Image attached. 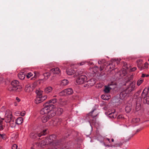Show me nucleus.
Returning <instances> with one entry per match:
<instances>
[{
    "mask_svg": "<svg viewBox=\"0 0 149 149\" xmlns=\"http://www.w3.org/2000/svg\"><path fill=\"white\" fill-rule=\"evenodd\" d=\"M45 141V143H44V145L50 144L54 147V149L57 148L61 142L60 141L56 139V136L54 134L46 137Z\"/></svg>",
    "mask_w": 149,
    "mask_h": 149,
    "instance_id": "1",
    "label": "nucleus"
},
{
    "mask_svg": "<svg viewBox=\"0 0 149 149\" xmlns=\"http://www.w3.org/2000/svg\"><path fill=\"white\" fill-rule=\"evenodd\" d=\"M22 88V87L19 85V82L18 81L15 80L11 81L8 90L10 91L17 92L19 91Z\"/></svg>",
    "mask_w": 149,
    "mask_h": 149,
    "instance_id": "2",
    "label": "nucleus"
},
{
    "mask_svg": "<svg viewBox=\"0 0 149 149\" xmlns=\"http://www.w3.org/2000/svg\"><path fill=\"white\" fill-rule=\"evenodd\" d=\"M57 100L55 98H53L45 103L44 105V107L42 109V111L44 112L47 111V108H53L54 107V104L57 102Z\"/></svg>",
    "mask_w": 149,
    "mask_h": 149,
    "instance_id": "3",
    "label": "nucleus"
},
{
    "mask_svg": "<svg viewBox=\"0 0 149 149\" xmlns=\"http://www.w3.org/2000/svg\"><path fill=\"white\" fill-rule=\"evenodd\" d=\"M48 110H47V112H45L42 111V109L40 111V113L41 114L43 115L44 114H47V116L50 119L52 118L56 114L55 111L53 110H52V109L53 108H47Z\"/></svg>",
    "mask_w": 149,
    "mask_h": 149,
    "instance_id": "4",
    "label": "nucleus"
},
{
    "mask_svg": "<svg viewBox=\"0 0 149 149\" xmlns=\"http://www.w3.org/2000/svg\"><path fill=\"white\" fill-rule=\"evenodd\" d=\"M5 122L6 123L10 121L14 118L13 116L11 111L9 109L5 112Z\"/></svg>",
    "mask_w": 149,
    "mask_h": 149,
    "instance_id": "5",
    "label": "nucleus"
},
{
    "mask_svg": "<svg viewBox=\"0 0 149 149\" xmlns=\"http://www.w3.org/2000/svg\"><path fill=\"white\" fill-rule=\"evenodd\" d=\"M116 86V84L113 82L109 84L107 86H104V90L105 93H108L111 90L114 88Z\"/></svg>",
    "mask_w": 149,
    "mask_h": 149,
    "instance_id": "6",
    "label": "nucleus"
},
{
    "mask_svg": "<svg viewBox=\"0 0 149 149\" xmlns=\"http://www.w3.org/2000/svg\"><path fill=\"white\" fill-rule=\"evenodd\" d=\"M87 78L84 75H81L79 76L76 79V82L78 84H82L86 82Z\"/></svg>",
    "mask_w": 149,
    "mask_h": 149,
    "instance_id": "7",
    "label": "nucleus"
},
{
    "mask_svg": "<svg viewBox=\"0 0 149 149\" xmlns=\"http://www.w3.org/2000/svg\"><path fill=\"white\" fill-rule=\"evenodd\" d=\"M135 83H131L128 86H127L125 90L129 94L131 92L133 91L135 89Z\"/></svg>",
    "mask_w": 149,
    "mask_h": 149,
    "instance_id": "8",
    "label": "nucleus"
},
{
    "mask_svg": "<svg viewBox=\"0 0 149 149\" xmlns=\"http://www.w3.org/2000/svg\"><path fill=\"white\" fill-rule=\"evenodd\" d=\"M95 83V80L94 78L91 79L86 82V84L84 85V86L87 87L92 86H93Z\"/></svg>",
    "mask_w": 149,
    "mask_h": 149,
    "instance_id": "9",
    "label": "nucleus"
},
{
    "mask_svg": "<svg viewBox=\"0 0 149 149\" xmlns=\"http://www.w3.org/2000/svg\"><path fill=\"white\" fill-rule=\"evenodd\" d=\"M47 133V130H44L42 132L36 134H34L33 133L31 134V137L33 139H35L36 137L37 136H38V137H40L42 136L45 135Z\"/></svg>",
    "mask_w": 149,
    "mask_h": 149,
    "instance_id": "10",
    "label": "nucleus"
},
{
    "mask_svg": "<svg viewBox=\"0 0 149 149\" xmlns=\"http://www.w3.org/2000/svg\"><path fill=\"white\" fill-rule=\"evenodd\" d=\"M35 87L34 85L31 86L30 84H27L25 86V91L27 92L30 93L33 91Z\"/></svg>",
    "mask_w": 149,
    "mask_h": 149,
    "instance_id": "11",
    "label": "nucleus"
},
{
    "mask_svg": "<svg viewBox=\"0 0 149 149\" xmlns=\"http://www.w3.org/2000/svg\"><path fill=\"white\" fill-rule=\"evenodd\" d=\"M66 72L68 75H72V74L74 73H75L76 75H79V74H81L82 72H79V70H77L76 71L72 69H70L68 70H67Z\"/></svg>",
    "mask_w": 149,
    "mask_h": 149,
    "instance_id": "12",
    "label": "nucleus"
},
{
    "mask_svg": "<svg viewBox=\"0 0 149 149\" xmlns=\"http://www.w3.org/2000/svg\"><path fill=\"white\" fill-rule=\"evenodd\" d=\"M129 94L125 90L121 92L119 95L120 98L121 100L125 99Z\"/></svg>",
    "mask_w": 149,
    "mask_h": 149,
    "instance_id": "13",
    "label": "nucleus"
},
{
    "mask_svg": "<svg viewBox=\"0 0 149 149\" xmlns=\"http://www.w3.org/2000/svg\"><path fill=\"white\" fill-rule=\"evenodd\" d=\"M94 110H93L91 113H89V116H90L89 118H92V119H91V118L90 119V122H91L93 123H96V120L95 118L97 115V114L96 115H92L93 113L94 112Z\"/></svg>",
    "mask_w": 149,
    "mask_h": 149,
    "instance_id": "14",
    "label": "nucleus"
},
{
    "mask_svg": "<svg viewBox=\"0 0 149 149\" xmlns=\"http://www.w3.org/2000/svg\"><path fill=\"white\" fill-rule=\"evenodd\" d=\"M50 72L54 74H58L60 72V70L58 68H55L51 70Z\"/></svg>",
    "mask_w": 149,
    "mask_h": 149,
    "instance_id": "15",
    "label": "nucleus"
},
{
    "mask_svg": "<svg viewBox=\"0 0 149 149\" xmlns=\"http://www.w3.org/2000/svg\"><path fill=\"white\" fill-rule=\"evenodd\" d=\"M65 91L66 95H71L73 92L72 89L71 88H69L65 89Z\"/></svg>",
    "mask_w": 149,
    "mask_h": 149,
    "instance_id": "16",
    "label": "nucleus"
},
{
    "mask_svg": "<svg viewBox=\"0 0 149 149\" xmlns=\"http://www.w3.org/2000/svg\"><path fill=\"white\" fill-rule=\"evenodd\" d=\"M146 89L145 88L142 92L141 95V98L144 100L146 98V97L147 96V95H148L147 92V91L146 90Z\"/></svg>",
    "mask_w": 149,
    "mask_h": 149,
    "instance_id": "17",
    "label": "nucleus"
},
{
    "mask_svg": "<svg viewBox=\"0 0 149 149\" xmlns=\"http://www.w3.org/2000/svg\"><path fill=\"white\" fill-rule=\"evenodd\" d=\"M26 73L24 72H20L18 74V76L19 79L23 80L25 77Z\"/></svg>",
    "mask_w": 149,
    "mask_h": 149,
    "instance_id": "18",
    "label": "nucleus"
},
{
    "mask_svg": "<svg viewBox=\"0 0 149 149\" xmlns=\"http://www.w3.org/2000/svg\"><path fill=\"white\" fill-rule=\"evenodd\" d=\"M50 118L47 115L43 116L41 120L43 123H45Z\"/></svg>",
    "mask_w": 149,
    "mask_h": 149,
    "instance_id": "19",
    "label": "nucleus"
},
{
    "mask_svg": "<svg viewBox=\"0 0 149 149\" xmlns=\"http://www.w3.org/2000/svg\"><path fill=\"white\" fill-rule=\"evenodd\" d=\"M23 118L22 117H20L17 118L15 120V123L17 125L21 124L23 122Z\"/></svg>",
    "mask_w": 149,
    "mask_h": 149,
    "instance_id": "20",
    "label": "nucleus"
},
{
    "mask_svg": "<svg viewBox=\"0 0 149 149\" xmlns=\"http://www.w3.org/2000/svg\"><path fill=\"white\" fill-rule=\"evenodd\" d=\"M12 119V120H11L9 122H7V123H10V125L11 127H15L16 126V125L17 124V123H15V122L14 118H13V119Z\"/></svg>",
    "mask_w": 149,
    "mask_h": 149,
    "instance_id": "21",
    "label": "nucleus"
},
{
    "mask_svg": "<svg viewBox=\"0 0 149 149\" xmlns=\"http://www.w3.org/2000/svg\"><path fill=\"white\" fill-rule=\"evenodd\" d=\"M141 103L140 102H137L136 104L135 109L136 111H138L141 109Z\"/></svg>",
    "mask_w": 149,
    "mask_h": 149,
    "instance_id": "22",
    "label": "nucleus"
},
{
    "mask_svg": "<svg viewBox=\"0 0 149 149\" xmlns=\"http://www.w3.org/2000/svg\"><path fill=\"white\" fill-rule=\"evenodd\" d=\"M63 109L62 108L59 107L56 108V113L57 115H61L63 112Z\"/></svg>",
    "mask_w": 149,
    "mask_h": 149,
    "instance_id": "23",
    "label": "nucleus"
},
{
    "mask_svg": "<svg viewBox=\"0 0 149 149\" xmlns=\"http://www.w3.org/2000/svg\"><path fill=\"white\" fill-rule=\"evenodd\" d=\"M53 90L51 86L46 87L45 89V92L47 93H49L51 92Z\"/></svg>",
    "mask_w": 149,
    "mask_h": 149,
    "instance_id": "24",
    "label": "nucleus"
},
{
    "mask_svg": "<svg viewBox=\"0 0 149 149\" xmlns=\"http://www.w3.org/2000/svg\"><path fill=\"white\" fill-rule=\"evenodd\" d=\"M62 120L61 118L56 119L54 121V125H59L61 124Z\"/></svg>",
    "mask_w": 149,
    "mask_h": 149,
    "instance_id": "25",
    "label": "nucleus"
},
{
    "mask_svg": "<svg viewBox=\"0 0 149 149\" xmlns=\"http://www.w3.org/2000/svg\"><path fill=\"white\" fill-rule=\"evenodd\" d=\"M68 83V81L67 79H63L61 83V85L62 86H64L67 85Z\"/></svg>",
    "mask_w": 149,
    "mask_h": 149,
    "instance_id": "26",
    "label": "nucleus"
},
{
    "mask_svg": "<svg viewBox=\"0 0 149 149\" xmlns=\"http://www.w3.org/2000/svg\"><path fill=\"white\" fill-rule=\"evenodd\" d=\"M42 102V100L40 97H36L35 100V102L36 104H38Z\"/></svg>",
    "mask_w": 149,
    "mask_h": 149,
    "instance_id": "27",
    "label": "nucleus"
},
{
    "mask_svg": "<svg viewBox=\"0 0 149 149\" xmlns=\"http://www.w3.org/2000/svg\"><path fill=\"white\" fill-rule=\"evenodd\" d=\"M50 72H46L43 74V76L45 79H47L50 77Z\"/></svg>",
    "mask_w": 149,
    "mask_h": 149,
    "instance_id": "28",
    "label": "nucleus"
},
{
    "mask_svg": "<svg viewBox=\"0 0 149 149\" xmlns=\"http://www.w3.org/2000/svg\"><path fill=\"white\" fill-rule=\"evenodd\" d=\"M108 114V117L111 118H114L116 117V116L113 112L110 113Z\"/></svg>",
    "mask_w": 149,
    "mask_h": 149,
    "instance_id": "29",
    "label": "nucleus"
},
{
    "mask_svg": "<svg viewBox=\"0 0 149 149\" xmlns=\"http://www.w3.org/2000/svg\"><path fill=\"white\" fill-rule=\"evenodd\" d=\"M36 93L37 94V97H40L42 96V91L37 90L36 91Z\"/></svg>",
    "mask_w": 149,
    "mask_h": 149,
    "instance_id": "30",
    "label": "nucleus"
},
{
    "mask_svg": "<svg viewBox=\"0 0 149 149\" xmlns=\"http://www.w3.org/2000/svg\"><path fill=\"white\" fill-rule=\"evenodd\" d=\"M132 109V107L131 106H127L125 108V111L126 112L129 113L130 112Z\"/></svg>",
    "mask_w": 149,
    "mask_h": 149,
    "instance_id": "31",
    "label": "nucleus"
},
{
    "mask_svg": "<svg viewBox=\"0 0 149 149\" xmlns=\"http://www.w3.org/2000/svg\"><path fill=\"white\" fill-rule=\"evenodd\" d=\"M140 120V119L139 118H133L132 120V123H137L139 122Z\"/></svg>",
    "mask_w": 149,
    "mask_h": 149,
    "instance_id": "32",
    "label": "nucleus"
},
{
    "mask_svg": "<svg viewBox=\"0 0 149 149\" xmlns=\"http://www.w3.org/2000/svg\"><path fill=\"white\" fill-rule=\"evenodd\" d=\"M144 103L147 104H149V96H147L143 101Z\"/></svg>",
    "mask_w": 149,
    "mask_h": 149,
    "instance_id": "33",
    "label": "nucleus"
},
{
    "mask_svg": "<svg viewBox=\"0 0 149 149\" xmlns=\"http://www.w3.org/2000/svg\"><path fill=\"white\" fill-rule=\"evenodd\" d=\"M143 79L142 78H141L139 79L137 81L136 84L138 86H140L141 84L143 82Z\"/></svg>",
    "mask_w": 149,
    "mask_h": 149,
    "instance_id": "34",
    "label": "nucleus"
},
{
    "mask_svg": "<svg viewBox=\"0 0 149 149\" xmlns=\"http://www.w3.org/2000/svg\"><path fill=\"white\" fill-rule=\"evenodd\" d=\"M4 119V118H1V130H3L5 127V125L3 124L2 121L1 120H3Z\"/></svg>",
    "mask_w": 149,
    "mask_h": 149,
    "instance_id": "35",
    "label": "nucleus"
},
{
    "mask_svg": "<svg viewBox=\"0 0 149 149\" xmlns=\"http://www.w3.org/2000/svg\"><path fill=\"white\" fill-rule=\"evenodd\" d=\"M3 140H6V139L7 138V137L6 135L5 134H1V138Z\"/></svg>",
    "mask_w": 149,
    "mask_h": 149,
    "instance_id": "36",
    "label": "nucleus"
},
{
    "mask_svg": "<svg viewBox=\"0 0 149 149\" xmlns=\"http://www.w3.org/2000/svg\"><path fill=\"white\" fill-rule=\"evenodd\" d=\"M59 95L61 96H63L66 95L64 90L60 92L59 93Z\"/></svg>",
    "mask_w": 149,
    "mask_h": 149,
    "instance_id": "37",
    "label": "nucleus"
},
{
    "mask_svg": "<svg viewBox=\"0 0 149 149\" xmlns=\"http://www.w3.org/2000/svg\"><path fill=\"white\" fill-rule=\"evenodd\" d=\"M148 63L147 62H146L144 63V65L142 66V69H144L148 68Z\"/></svg>",
    "mask_w": 149,
    "mask_h": 149,
    "instance_id": "38",
    "label": "nucleus"
},
{
    "mask_svg": "<svg viewBox=\"0 0 149 149\" xmlns=\"http://www.w3.org/2000/svg\"><path fill=\"white\" fill-rule=\"evenodd\" d=\"M47 98V95H44V96L42 95L40 97V98H41V99L42 100V102L43 101H44Z\"/></svg>",
    "mask_w": 149,
    "mask_h": 149,
    "instance_id": "39",
    "label": "nucleus"
},
{
    "mask_svg": "<svg viewBox=\"0 0 149 149\" xmlns=\"http://www.w3.org/2000/svg\"><path fill=\"white\" fill-rule=\"evenodd\" d=\"M33 75V74L31 72H29L26 75V77L28 78H29L31 77H32Z\"/></svg>",
    "mask_w": 149,
    "mask_h": 149,
    "instance_id": "40",
    "label": "nucleus"
},
{
    "mask_svg": "<svg viewBox=\"0 0 149 149\" xmlns=\"http://www.w3.org/2000/svg\"><path fill=\"white\" fill-rule=\"evenodd\" d=\"M109 66H110L109 68L110 69H111V70H113V69L115 68V65H113V64H109Z\"/></svg>",
    "mask_w": 149,
    "mask_h": 149,
    "instance_id": "41",
    "label": "nucleus"
},
{
    "mask_svg": "<svg viewBox=\"0 0 149 149\" xmlns=\"http://www.w3.org/2000/svg\"><path fill=\"white\" fill-rule=\"evenodd\" d=\"M17 146L15 144H14L12 147V149H17Z\"/></svg>",
    "mask_w": 149,
    "mask_h": 149,
    "instance_id": "42",
    "label": "nucleus"
},
{
    "mask_svg": "<svg viewBox=\"0 0 149 149\" xmlns=\"http://www.w3.org/2000/svg\"><path fill=\"white\" fill-rule=\"evenodd\" d=\"M101 98L103 100H107V99L106 98V96L105 95H102L101 96Z\"/></svg>",
    "mask_w": 149,
    "mask_h": 149,
    "instance_id": "43",
    "label": "nucleus"
},
{
    "mask_svg": "<svg viewBox=\"0 0 149 149\" xmlns=\"http://www.w3.org/2000/svg\"><path fill=\"white\" fill-rule=\"evenodd\" d=\"M85 63L86 62L82 61L79 63H78V64L80 65H84Z\"/></svg>",
    "mask_w": 149,
    "mask_h": 149,
    "instance_id": "44",
    "label": "nucleus"
},
{
    "mask_svg": "<svg viewBox=\"0 0 149 149\" xmlns=\"http://www.w3.org/2000/svg\"><path fill=\"white\" fill-rule=\"evenodd\" d=\"M149 76L148 74H143L141 75V77H147Z\"/></svg>",
    "mask_w": 149,
    "mask_h": 149,
    "instance_id": "45",
    "label": "nucleus"
},
{
    "mask_svg": "<svg viewBox=\"0 0 149 149\" xmlns=\"http://www.w3.org/2000/svg\"><path fill=\"white\" fill-rule=\"evenodd\" d=\"M34 74H35L34 77L36 76V77H37V76H38V74L39 73L38 72H34Z\"/></svg>",
    "mask_w": 149,
    "mask_h": 149,
    "instance_id": "46",
    "label": "nucleus"
},
{
    "mask_svg": "<svg viewBox=\"0 0 149 149\" xmlns=\"http://www.w3.org/2000/svg\"><path fill=\"white\" fill-rule=\"evenodd\" d=\"M136 67H134L131 69V70L132 71H134L136 70Z\"/></svg>",
    "mask_w": 149,
    "mask_h": 149,
    "instance_id": "47",
    "label": "nucleus"
},
{
    "mask_svg": "<svg viewBox=\"0 0 149 149\" xmlns=\"http://www.w3.org/2000/svg\"><path fill=\"white\" fill-rule=\"evenodd\" d=\"M103 67L102 66H100V70L101 71H102L103 68Z\"/></svg>",
    "mask_w": 149,
    "mask_h": 149,
    "instance_id": "48",
    "label": "nucleus"
},
{
    "mask_svg": "<svg viewBox=\"0 0 149 149\" xmlns=\"http://www.w3.org/2000/svg\"><path fill=\"white\" fill-rule=\"evenodd\" d=\"M146 90L147 91V92L149 94V86L148 87V88H146Z\"/></svg>",
    "mask_w": 149,
    "mask_h": 149,
    "instance_id": "49",
    "label": "nucleus"
},
{
    "mask_svg": "<svg viewBox=\"0 0 149 149\" xmlns=\"http://www.w3.org/2000/svg\"><path fill=\"white\" fill-rule=\"evenodd\" d=\"M25 113L24 111L23 112H22L21 113V115L22 116H24L25 115Z\"/></svg>",
    "mask_w": 149,
    "mask_h": 149,
    "instance_id": "50",
    "label": "nucleus"
},
{
    "mask_svg": "<svg viewBox=\"0 0 149 149\" xmlns=\"http://www.w3.org/2000/svg\"><path fill=\"white\" fill-rule=\"evenodd\" d=\"M130 139V137H129V138H128L127 139H126V140H125V142H127V141H129Z\"/></svg>",
    "mask_w": 149,
    "mask_h": 149,
    "instance_id": "51",
    "label": "nucleus"
},
{
    "mask_svg": "<svg viewBox=\"0 0 149 149\" xmlns=\"http://www.w3.org/2000/svg\"><path fill=\"white\" fill-rule=\"evenodd\" d=\"M94 69H95L96 70H98V67L97 66H95V67H94Z\"/></svg>",
    "mask_w": 149,
    "mask_h": 149,
    "instance_id": "52",
    "label": "nucleus"
},
{
    "mask_svg": "<svg viewBox=\"0 0 149 149\" xmlns=\"http://www.w3.org/2000/svg\"><path fill=\"white\" fill-rule=\"evenodd\" d=\"M16 99L18 101V102H19L20 101V99H19L18 97H16Z\"/></svg>",
    "mask_w": 149,
    "mask_h": 149,
    "instance_id": "53",
    "label": "nucleus"
},
{
    "mask_svg": "<svg viewBox=\"0 0 149 149\" xmlns=\"http://www.w3.org/2000/svg\"><path fill=\"white\" fill-rule=\"evenodd\" d=\"M100 61H101V62H102V63H104L105 62V60L104 59Z\"/></svg>",
    "mask_w": 149,
    "mask_h": 149,
    "instance_id": "54",
    "label": "nucleus"
},
{
    "mask_svg": "<svg viewBox=\"0 0 149 149\" xmlns=\"http://www.w3.org/2000/svg\"><path fill=\"white\" fill-rule=\"evenodd\" d=\"M98 63L99 64H100L102 63L101 61H98Z\"/></svg>",
    "mask_w": 149,
    "mask_h": 149,
    "instance_id": "55",
    "label": "nucleus"
},
{
    "mask_svg": "<svg viewBox=\"0 0 149 149\" xmlns=\"http://www.w3.org/2000/svg\"><path fill=\"white\" fill-rule=\"evenodd\" d=\"M100 85V86H99L98 87H100V88H101L102 86V84H99Z\"/></svg>",
    "mask_w": 149,
    "mask_h": 149,
    "instance_id": "56",
    "label": "nucleus"
},
{
    "mask_svg": "<svg viewBox=\"0 0 149 149\" xmlns=\"http://www.w3.org/2000/svg\"><path fill=\"white\" fill-rule=\"evenodd\" d=\"M89 64L90 65H93V63L92 62L91 63H89Z\"/></svg>",
    "mask_w": 149,
    "mask_h": 149,
    "instance_id": "57",
    "label": "nucleus"
},
{
    "mask_svg": "<svg viewBox=\"0 0 149 149\" xmlns=\"http://www.w3.org/2000/svg\"><path fill=\"white\" fill-rule=\"evenodd\" d=\"M140 129H138V130H136V132H139V131H140Z\"/></svg>",
    "mask_w": 149,
    "mask_h": 149,
    "instance_id": "58",
    "label": "nucleus"
},
{
    "mask_svg": "<svg viewBox=\"0 0 149 149\" xmlns=\"http://www.w3.org/2000/svg\"><path fill=\"white\" fill-rule=\"evenodd\" d=\"M107 139L109 142H110V139L109 138H107Z\"/></svg>",
    "mask_w": 149,
    "mask_h": 149,
    "instance_id": "59",
    "label": "nucleus"
},
{
    "mask_svg": "<svg viewBox=\"0 0 149 149\" xmlns=\"http://www.w3.org/2000/svg\"><path fill=\"white\" fill-rule=\"evenodd\" d=\"M122 117L120 116H118V118H121Z\"/></svg>",
    "mask_w": 149,
    "mask_h": 149,
    "instance_id": "60",
    "label": "nucleus"
},
{
    "mask_svg": "<svg viewBox=\"0 0 149 149\" xmlns=\"http://www.w3.org/2000/svg\"><path fill=\"white\" fill-rule=\"evenodd\" d=\"M111 141L113 142L114 141V139H111Z\"/></svg>",
    "mask_w": 149,
    "mask_h": 149,
    "instance_id": "61",
    "label": "nucleus"
},
{
    "mask_svg": "<svg viewBox=\"0 0 149 149\" xmlns=\"http://www.w3.org/2000/svg\"><path fill=\"white\" fill-rule=\"evenodd\" d=\"M56 97V95H55L53 96L54 98L55 97Z\"/></svg>",
    "mask_w": 149,
    "mask_h": 149,
    "instance_id": "62",
    "label": "nucleus"
},
{
    "mask_svg": "<svg viewBox=\"0 0 149 149\" xmlns=\"http://www.w3.org/2000/svg\"><path fill=\"white\" fill-rule=\"evenodd\" d=\"M142 61L141 60H139V61Z\"/></svg>",
    "mask_w": 149,
    "mask_h": 149,
    "instance_id": "63",
    "label": "nucleus"
},
{
    "mask_svg": "<svg viewBox=\"0 0 149 149\" xmlns=\"http://www.w3.org/2000/svg\"><path fill=\"white\" fill-rule=\"evenodd\" d=\"M148 61H149V59H148Z\"/></svg>",
    "mask_w": 149,
    "mask_h": 149,
    "instance_id": "64",
    "label": "nucleus"
}]
</instances>
